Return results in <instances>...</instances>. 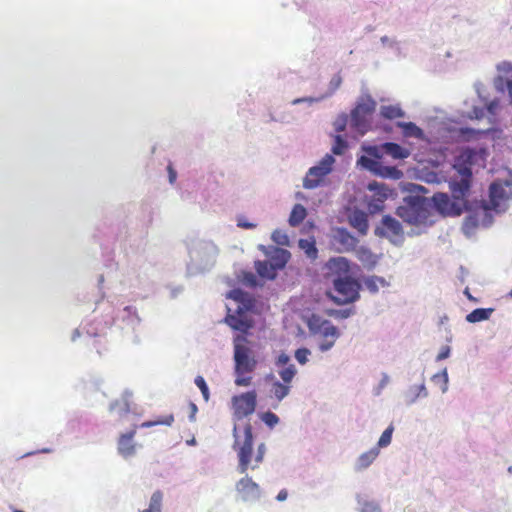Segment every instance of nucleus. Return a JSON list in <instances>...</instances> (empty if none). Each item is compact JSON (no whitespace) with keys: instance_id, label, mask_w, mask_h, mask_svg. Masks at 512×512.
Wrapping results in <instances>:
<instances>
[{"instance_id":"1","label":"nucleus","mask_w":512,"mask_h":512,"mask_svg":"<svg viewBox=\"0 0 512 512\" xmlns=\"http://www.w3.org/2000/svg\"><path fill=\"white\" fill-rule=\"evenodd\" d=\"M328 267L331 271L339 274V277L333 281L336 295L328 292V297L336 304H348L356 301L359 298L360 284L348 276L349 261L344 257L332 258L328 262Z\"/></svg>"},{"instance_id":"2","label":"nucleus","mask_w":512,"mask_h":512,"mask_svg":"<svg viewBox=\"0 0 512 512\" xmlns=\"http://www.w3.org/2000/svg\"><path fill=\"white\" fill-rule=\"evenodd\" d=\"M235 385L247 387L251 385V374L257 367L258 361L250 341L244 335L234 338Z\"/></svg>"},{"instance_id":"3","label":"nucleus","mask_w":512,"mask_h":512,"mask_svg":"<svg viewBox=\"0 0 512 512\" xmlns=\"http://www.w3.org/2000/svg\"><path fill=\"white\" fill-rule=\"evenodd\" d=\"M452 197L445 193L434 194L432 200L436 210L443 216H459L467 209V195L470 187L466 183L452 180L449 183Z\"/></svg>"},{"instance_id":"4","label":"nucleus","mask_w":512,"mask_h":512,"mask_svg":"<svg viewBox=\"0 0 512 512\" xmlns=\"http://www.w3.org/2000/svg\"><path fill=\"white\" fill-rule=\"evenodd\" d=\"M486 147L464 148L455 158L454 169L460 175V182L470 186L472 178V167H485L488 157Z\"/></svg>"},{"instance_id":"5","label":"nucleus","mask_w":512,"mask_h":512,"mask_svg":"<svg viewBox=\"0 0 512 512\" xmlns=\"http://www.w3.org/2000/svg\"><path fill=\"white\" fill-rule=\"evenodd\" d=\"M397 215L405 222L413 225H431V204L425 198H411L404 205L399 206Z\"/></svg>"},{"instance_id":"6","label":"nucleus","mask_w":512,"mask_h":512,"mask_svg":"<svg viewBox=\"0 0 512 512\" xmlns=\"http://www.w3.org/2000/svg\"><path fill=\"white\" fill-rule=\"evenodd\" d=\"M233 434L235 437L234 448L237 449L239 464L238 471L241 474L247 472L252 461V450H253V434L252 426L247 423L244 427V440L240 444L237 435V427L234 426Z\"/></svg>"},{"instance_id":"7","label":"nucleus","mask_w":512,"mask_h":512,"mask_svg":"<svg viewBox=\"0 0 512 512\" xmlns=\"http://www.w3.org/2000/svg\"><path fill=\"white\" fill-rule=\"evenodd\" d=\"M309 330L314 334H319L322 338H330L329 342H320L319 349L322 352L328 351L333 347L340 333L330 321L321 319L318 316H312L308 322Z\"/></svg>"},{"instance_id":"8","label":"nucleus","mask_w":512,"mask_h":512,"mask_svg":"<svg viewBox=\"0 0 512 512\" xmlns=\"http://www.w3.org/2000/svg\"><path fill=\"white\" fill-rule=\"evenodd\" d=\"M376 108V101L370 96L362 98L351 112V125L364 134L370 126V116Z\"/></svg>"},{"instance_id":"9","label":"nucleus","mask_w":512,"mask_h":512,"mask_svg":"<svg viewBox=\"0 0 512 512\" xmlns=\"http://www.w3.org/2000/svg\"><path fill=\"white\" fill-rule=\"evenodd\" d=\"M512 198V181H495L489 188V203L486 209L495 211L504 210L507 202Z\"/></svg>"},{"instance_id":"10","label":"nucleus","mask_w":512,"mask_h":512,"mask_svg":"<svg viewBox=\"0 0 512 512\" xmlns=\"http://www.w3.org/2000/svg\"><path fill=\"white\" fill-rule=\"evenodd\" d=\"M335 159L332 155L326 154L318 165L311 167L303 181V186L306 189H314L320 186L325 177L332 171Z\"/></svg>"},{"instance_id":"11","label":"nucleus","mask_w":512,"mask_h":512,"mask_svg":"<svg viewBox=\"0 0 512 512\" xmlns=\"http://www.w3.org/2000/svg\"><path fill=\"white\" fill-rule=\"evenodd\" d=\"M257 404L255 391H248L232 397V408L234 417L243 419L254 413Z\"/></svg>"},{"instance_id":"12","label":"nucleus","mask_w":512,"mask_h":512,"mask_svg":"<svg viewBox=\"0 0 512 512\" xmlns=\"http://www.w3.org/2000/svg\"><path fill=\"white\" fill-rule=\"evenodd\" d=\"M368 190L372 194L367 197V209L369 213L376 214L384 209V202L390 195V191L384 184L371 182L368 184Z\"/></svg>"},{"instance_id":"13","label":"nucleus","mask_w":512,"mask_h":512,"mask_svg":"<svg viewBox=\"0 0 512 512\" xmlns=\"http://www.w3.org/2000/svg\"><path fill=\"white\" fill-rule=\"evenodd\" d=\"M237 496L242 501H255L260 498L261 490L259 485L247 475L237 481L235 485Z\"/></svg>"},{"instance_id":"14","label":"nucleus","mask_w":512,"mask_h":512,"mask_svg":"<svg viewBox=\"0 0 512 512\" xmlns=\"http://www.w3.org/2000/svg\"><path fill=\"white\" fill-rule=\"evenodd\" d=\"M376 233L390 240H394L402 236L403 229L398 220L389 215H385L382 218L381 224L377 227Z\"/></svg>"},{"instance_id":"15","label":"nucleus","mask_w":512,"mask_h":512,"mask_svg":"<svg viewBox=\"0 0 512 512\" xmlns=\"http://www.w3.org/2000/svg\"><path fill=\"white\" fill-rule=\"evenodd\" d=\"M136 434V429H133L125 434H121L118 439V452L125 458L133 456L136 452V444L133 439Z\"/></svg>"},{"instance_id":"16","label":"nucleus","mask_w":512,"mask_h":512,"mask_svg":"<svg viewBox=\"0 0 512 512\" xmlns=\"http://www.w3.org/2000/svg\"><path fill=\"white\" fill-rule=\"evenodd\" d=\"M238 315L228 314L225 317V322L234 330L241 331L243 333H247L250 328H252V321L249 320L241 308L237 310Z\"/></svg>"},{"instance_id":"17","label":"nucleus","mask_w":512,"mask_h":512,"mask_svg":"<svg viewBox=\"0 0 512 512\" xmlns=\"http://www.w3.org/2000/svg\"><path fill=\"white\" fill-rule=\"evenodd\" d=\"M381 151L390 155L394 159H405L410 155L408 149L403 148L397 143L387 142L381 145Z\"/></svg>"},{"instance_id":"18","label":"nucleus","mask_w":512,"mask_h":512,"mask_svg":"<svg viewBox=\"0 0 512 512\" xmlns=\"http://www.w3.org/2000/svg\"><path fill=\"white\" fill-rule=\"evenodd\" d=\"M350 224L360 234L365 235L368 231V217L363 211L356 210L350 216Z\"/></svg>"},{"instance_id":"19","label":"nucleus","mask_w":512,"mask_h":512,"mask_svg":"<svg viewBox=\"0 0 512 512\" xmlns=\"http://www.w3.org/2000/svg\"><path fill=\"white\" fill-rule=\"evenodd\" d=\"M290 258V253L282 248H275L272 255L270 264L277 270L285 267Z\"/></svg>"},{"instance_id":"20","label":"nucleus","mask_w":512,"mask_h":512,"mask_svg":"<svg viewBox=\"0 0 512 512\" xmlns=\"http://www.w3.org/2000/svg\"><path fill=\"white\" fill-rule=\"evenodd\" d=\"M255 269L260 277L269 280L274 279L277 275L276 269L273 267V265L270 264L269 261H256Z\"/></svg>"},{"instance_id":"21","label":"nucleus","mask_w":512,"mask_h":512,"mask_svg":"<svg viewBox=\"0 0 512 512\" xmlns=\"http://www.w3.org/2000/svg\"><path fill=\"white\" fill-rule=\"evenodd\" d=\"M397 126L402 129L405 137H414L417 139H423V130L413 122H398Z\"/></svg>"},{"instance_id":"22","label":"nucleus","mask_w":512,"mask_h":512,"mask_svg":"<svg viewBox=\"0 0 512 512\" xmlns=\"http://www.w3.org/2000/svg\"><path fill=\"white\" fill-rule=\"evenodd\" d=\"M378 455L379 450L376 447L361 454L357 460V468L359 470L367 468L378 457Z\"/></svg>"},{"instance_id":"23","label":"nucleus","mask_w":512,"mask_h":512,"mask_svg":"<svg viewBox=\"0 0 512 512\" xmlns=\"http://www.w3.org/2000/svg\"><path fill=\"white\" fill-rule=\"evenodd\" d=\"M306 215H307V212H306L305 207L302 206L301 204H296L290 213L289 224L292 227L298 226L300 223L303 222Z\"/></svg>"},{"instance_id":"24","label":"nucleus","mask_w":512,"mask_h":512,"mask_svg":"<svg viewBox=\"0 0 512 512\" xmlns=\"http://www.w3.org/2000/svg\"><path fill=\"white\" fill-rule=\"evenodd\" d=\"M493 312L492 308H477L466 316V320L470 323H476L489 319Z\"/></svg>"},{"instance_id":"25","label":"nucleus","mask_w":512,"mask_h":512,"mask_svg":"<svg viewBox=\"0 0 512 512\" xmlns=\"http://www.w3.org/2000/svg\"><path fill=\"white\" fill-rule=\"evenodd\" d=\"M299 247L305 252L306 256L310 259H316L318 250L316 248V242L313 238L300 239Z\"/></svg>"},{"instance_id":"26","label":"nucleus","mask_w":512,"mask_h":512,"mask_svg":"<svg viewBox=\"0 0 512 512\" xmlns=\"http://www.w3.org/2000/svg\"><path fill=\"white\" fill-rule=\"evenodd\" d=\"M380 114L383 118L393 120L404 117V112L399 106L388 105L382 106Z\"/></svg>"},{"instance_id":"27","label":"nucleus","mask_w":512,"mask_h":512,"mask_svg":"<svg viewBox=\"0 0 512 512\" xmlns=\"http://www.w3.org/2000/svg\"><path fill=\"white\" fill-rule=\"evenodd\" d=\"M364 285L371 293H376L378 292L379 287H385L387 282L382 277L370 276L364 280Z\"/></svg>"},{"instance_id":"28","label":"nucleus","mask_w":512,"mask_h":512,"mask_svg":"<svg viewBox=\"0 0 512 512\" xmlns=\"http://www.w3.org/2000/svg\"><path fill=\"white\" fill-rule=\"evenodd\" d=\"M271 392L278 401H281L289 394L290 385L276 381L272 384Z\"/></svg>"},{"instance_id":"29","label":"nucleus","mask_w":512,"mask_h":512,"mask_svg":"<svg viewBox=\"0 0 512 512\" xmlns=\"http://www.w3.org/2000/svg\"><path fill=\"white\" fill-rule=\"evenodd\" d=\"M174 422V416L173 414H168L165 416H160L154 421H145L143 422L140 427L142 428H150L156 425H165V426H171Z\"/></svg>"},{"instance_id":"30","label":"nucleus","mask_w":512,"mask_h":512,"mask_svg":"<svg viewBox=\"0 0 512 512\" xmlns=\"http://www.w3.org/2000/svg\"><path fill=\"white\" fill-rule=\"evenodd\" d=\"M479 225L478 218L475 215H468L463 222L462 230L465 235L471 236Z\"/></svg>"},{"instance_id":"31","label":"nucleus","mask_w":512,"mask_h":512,"mask_svg":"<svg viewBox=\"0 0 512 512\" xmlns=\"http://www.w3.org/2000/svg\"><path fill=\"white\" fill-rule=\"evenodd\" d=\"M486 133H487L486 131L474 130L471 128H461L459 130V136L465 141H470L472 139H478L481 135H484Z\"/></svg>"},{"instance_id":"32","label":"nucleus","mask_w":512,"mask_h":512,"mask_svg":"<svg viewBox=\"0 0 512 512\" xmlns=\"http://www.w3.org/2000/svg\"><path fill=\"white\" fill-rule=\"evenodd\" d=\"M357 257L358 259L367 264H375L376 259L375 255L367 248L361 247L357 250Z\"/></svg>"},{"instance_id":"33","label":"nucleus","mask_w":512,"mask_h":512,"mask_svg":"<svg viewBox=\"0 0 512 512\" xmlns=\"http://www.w3.org/2000/svg\"><path fill=\"white\" fill-rule=\"evenodd\" d=\"M279 375L283 380V383L290 384L296 375V369L294 365L290 364L279 371Z\"/></svg>"},{"instance_id":"34","label":"nucleus","mask_w":512,"mask_h":512,"mask_svg":"<svg viewBox=\"0 0 512 512\" xmlns=\"http://www.w3.org/2000/svg\"><path fill=\"white\" fill-rule=\"evenodd\" d=\"M163 493L160 490L155 491L150 499L149 508L155 512H161Z\"/></svg>"},{"instance_id":"35","label":"nucleus","mask_w":512,"mask_h":512,"mask_svg":"<svg viewBox=\"0 0 512 512\" xmlns=\"http://www.w3.org/2000/svg\"><path fill=\"white\" fill-rule=\"evenodd\" d=\"M229 296L238 302L244 303V306L247 309L251 306V299H249V295L239 289L231 291Z\"/></svg>"},{"instance_id":"36","label":"nucleus","mask_w":512,"mask_h":512,"mask_svg":"<svg viewBox=\"0 0 512 512\" xmlns=\"http://www.w3.org/2000/svg\"><path fill=\"white\" fill-rule=\"evenodd\" d=\"M358 163H360L363 167L375 173L378 172V167L380 166L378 161L366 156H361L358 160Z\"/></svg>"},{"instance_id":"37","label":"nucleus","mask_w":512,"mask_h":512,"mask_svg":"<svg viewBox=\"0 0 512 512\" xmlns=\"http://www.w3.org/2000/svg\"><path fill=\"white\" fill-rule=\"evenodd\" d=\"M393 431V425H390L383 431L378 441V447H386L391 443Z\"/></svg>"},{"instance_id":"38","label":"nucleus","mask_w":512,"mask_h":512,"mask_svg":"<svg viewBox=\"0 0 512 512\" xmlns=\"http://www.w3.org/2000/svg\"><path fill=\"white\" fill-rule=\"evenodd\" d=\"M347 142L340 136H335V141L332 147V152L336 155H341L347 149Z\"/></svg>"},{"instance_id":"39","label":"nucleus","mask_w":512,"mask_h":512,"mask_svg":"<svg viewBox=\"0 0 512 512\" xmlns=\"http://www.w3.org/2000/svg\"><path fill=\"white\" fill-rule=\"evenodd\" d=\"M432 381L435 383L440 384L441 390L445 392L447 390V384H448V374L447 370L444 369L441 373L435 374L432 377Z\"/></svg>"},{"instance_id":"40","label":"nucleus","mask_w":512,"mask_h":512,"mask_svg":"<svg viewBox=\"0 0 512 512\" xmlns=\"http://www.w3.org/2000/svg\"><path fill=\"white\" fill-rule=\"evenodd\" d=\"M498 70L503 71L510 79L507 80V87L509 91H512V63L502 62L498 65Z\"/></svg>"},{"instance_id":"41","label":"nucleus","mask_w":512,"mask_h":512,"mask_svg":"<svg viewBox=\"0 0 512 512\" xmlns=\"http://www.w3.org/2000/svg\"><path fill=\"white\" fill-rule=\"evenodd\" d=\"M195 384L201 390V393H202L205 401H208L209 400V389H208L205 379L199 375L195 378Z\"/></svg>"},{"instance_id":"42","label":"nucleus","mask_w":512,"mask_h":512,"mask_svg":"<svg viewBox=\"0 0 512 512\" xmlns=\"http://www.w3.org/2000/svg\"><path fill=\"white\" fill-rule=\"evenodd\" d=\"M310 350L307 348H299L295 351V358L301 364L304 365L308 361Z\"/></svg>"},{"instance_id":"43","label":"nucleus","mask_w":512,"mask_h":512,"mask_svg":"<svg viewBox=\"0 0 512 512\" xmlns=\"http://www.w3.org/2000/svg\"><path fill=\"white\" fill-rule=\"evenodd\" d=\"M261 418L269 427H273L279 422L278 416L272 412L264 413Z\"/></svg>"},{"instance_id":"44","label":"nucleus","mask_w":512,"mask_h":512,"mask_svg":"<svg viewBox=\"0 0 512 512\" xmlns=\"http://www.w3.org/2000/svg\"><path fill=\"white\" fill-rule=\"evenodd\" d=\"M265 451V445L263 443L260 444L257 449V454L254 458V465L251 466L252 469L257 468L259 464L263 461Z\"/></svg>"},{"instance_id":"45","label":"nucleus","mask_w":512,"mask_h":512,"mask_svg":"<svg viewBox=\"0 0 512 512\" xmlns=\"http://www.w3.org/2000/svg\"><path fill=\"white\" fill-rule=\"evenodd\" d=\"M118 406L121 407V409L125 413H128L130 411V405H129L128 399L126 397H123L121 401L117 400L114 403H112L111 406H110V409L114 410Z\"/></svg>"},{"instance_id":"46","label":"nucleus","mask_w":512,"mask_h":512,"mask_svg":"<svg viewBox=\"0 0 512 512\" xmlns=\"http://www.w3.org/2000/svg\"><path fill=\"white\" fill-rule=\"evenodd\" d=\"M272 237H273V239H274L277 243H279V244H281V245H285V244H287V242H288V238H287V236H286V235H284V234H281V232H280V231H275V232L273 233Z\"/></svg>"},{"instance_id":"47","label":"nucleus","mask_w":512,"mask_h":512,"mask_svg":"<svg viewBox=\"0 0 512 512\" xmlns=\"http://www.w3.org/2000/svg\"><path fill=\"white\" fill-rule=\"evenodd\" d=\"M449 354H450V347L444 346V347H442L441 351L437 355L436 360L437 361L444 360L449 357Z\"/></svg>"},{"instance_id":"48","label":"nucleus","mask_w":512,"mask_h":512,"mask_svg":"<svg viewBox=\"0 0 512 512\" xmlns=\"http://www.w3.org/2000/svg\"><path fill=\"white\" fill-rule=\"evenodd\" d=\"M362 512H381L379 507L373 503H365L362 507Z\"/></svg>"},{"instance_id":"49","label":"nucleus","mask_w":512,"mask_h":512,"mask_svg":"<svg viewBox=\"0 0 512 512\" xmlns=\"http://www.w3.org/2000/svg\"><path fill=\"white\" fill-rule=\"evenodd\" d=\"M289 361L290 357L287 354L282 353L278 356L276 364L278 366H286L289 363Z\"/></svg>"},{"instance_id":"50","label":"nucleus","mask_w":512,"mask_h":512,"mask_svg":"<svg viewBox=\"0 0 512 512\" xmlns=\"http://www.w3.org/2000/svg\"><path fill=\"white\" fill-rule=\"evenodd\" d=\"M237 225L241 228H245V229H252V228H255L256 227V224L254 223H250L244 219H239L238 222H237Z\"/></svg>"},{"instance_id":"51","label":"nucleus","mask_w":512,"mask_h":512,"mask_svg":"<svg viewBox=\"0 0 512 512\" xmlns=\"http://www.w3.org/2000/svg\"><path fill=\"white\" fill-rule=\"evenodd\" d=\"M484 115L482 108H474L470 118L481 119Z\"/></svg>"},{"instance_id":"52","label":"nucleus","mask_w":512,"mask_h":512,"mask_svg":"<svg viewBox=\"0 0 512 512\" xmlns=\"http://www.w3.org/2000/svg\"><path fill=\"white\" fill-rule=\"evenodd\" d=\"M168 173H169V181H170V183L173 184L175 182V180H176L177 174H176V171L172 168L171 165L168 166Z\"/></svg>"},{"instance_id":"53","label":"nucleus","mask_w":512,"mask_h":512,"mask_svg":"<svg viewBox=\"0 0 512 512\" xmlns=\"http://www.w3.org/2000/svg\"><path fill=\"white\" fill-rule=\"evenodd\" d=\"M341 82H342V80H341L340 76H336L331 80V85L333 86V91L336 90L340 86Z\"/></svg>"},{"instance_id":"54","label":"nucleus","mask_w":512,"mask_h":512,"mask_svg":"<svg viewBox=\"0 0 512 512\" xmlns=\"http://www.w3.org/2000/svg\"><path fill=\"white\" fill-rule=\"evenodd\" d=\"M245 280L252 286L256 284L255 276L252 273L246 274Z\"/></svg>"},{"instance_id":"55","label":"nucleus","mask_w":512,"mask_h":512,"mask_svg":"<svg viewBox=\"0 0 512 512\" xmlns=\"http://www.w3.org/2000/svg\"><path fill=\"white\" fill-rule=\"evenodd\" d=\"M287 496H288L287 491H286L285 489H283V490H281V491L278 493V495H277L276 499H277L278 501H284V500H286V499H287Z\"/></svg>"},{"instance_id":"56","label":"nucleus","mask_w":512,"mask_h":512,"mask_svg":"<svg viewBox=\"0 0 512 512\" xmlns=\"http://www.w3.org/2000/svg\"><path fill=\"white\" fill-rule=\"evenodd\" d=\"M303 101H310V102H312L313 99L312 98H298V99L293 100L292 103L293 104H298V103H301Z\"/></svg>"},{"instance_id":"57","label":"nucleus","mask_w":512,"mask_h":512,"mask_svg":"<svg viewBox=\"0 0 512 512\" xmlns=\"http://www.w3.org/2000/svg\"><path fill=\"white\" fill-rule=\"evenodd\" d=\"M419 389H420L419 394H420V393H423V395H424V396H426V395H427V391H426V388H425V386H424V385H421V386L419 387Z\"/></svg>"},{"instance_id":"58","label":"nucleus","mask_w":512,"mask_h":512,"mask_svg":"<svg viewBox=\"0 0 512 512\" xmlns=\"http://www.w3.org/2000/svg\"><path fill=\"white\" fill-rule=\"evenodd\" d=\"M191 406H192L191 411H193V413H194V412H196V411H197V407H196V405H195V404H192Z\"/></svg>"},{"instance_id":"59","label":"nucleus","mask_w":512,"mask_h":512,"mask_svg":"<svg viewBox=\"0 0 512 512\" xmlns=\"http://www.w3.org/2000/svg\"><path fill=\"white\" fill-rule=\"evenodd\" d=\"M141 512H155L154 510L150 509L149 507Z\"/></svg>"},{"instance_id":"60","label":"nucleus","mask_w":512,"mask_h":512,"mask_svg":"<svg viewBox=\"0 0 512 512\" xmlns=\"http://www.w3.org/2000/svg\"><path fill=\"white\" fill-rule=\"evenodd\" d=\"M329 340H330V338H327V339L322 338V341H321V342H329Z\"/></svg>"},{"instance_id":"61","label":"nucleus","mask_w":512,"mask_h":512,"mask_svg":"<svg viewBox=\"0 0 512 512\" xmlns=\"http://www.w3.org/2000/svg\"><path fill=\"white\" fill-rule=\"evenodd\" d=\"M386 169H387L389 172H391V171H396V169H395V168H386Z\"/></svg>"},{"instance_id":"62","label":"nucleus","mask_w":512,"mask_h":512,"mask_svg":"<svg viewBox=\"0 0 512 512\" xmlns=\"http://www.w3.org/2000/svg\"><path fill=\"white\" fill-rule=\"evenodd\" d=\"M348 315H349V312H344L342 316L347 317Z\"/></svg>"},{"instance_id":"63","label":"nucleus","mask_w":512,"mask_h":512,"mask_svg":"<svg viewBox=\"0 0 512 512\" xmlns=\"http://www.w3.org/2000/svg\"><path fill=\"white\" fill-rule=\"evenodd\" d=\"M348 237L350 238V240H351L352 242H354V241H355V239H354L352 236H349V235H348Z\"/></svg>"},{"instance_id":"64","label":"nucleus","mask_w":512,"mask_h":512,"mask_svg":"<svg viewBox=\"0 0 512 512\" xmlns=\"http://www.w3.org/2000/svg\"><path fill=\"white\" fill-rule=\"evenodd\" d=\"M14 512H24V511L15 509Z\"/></svg>"}]
</instances>
